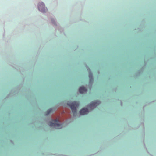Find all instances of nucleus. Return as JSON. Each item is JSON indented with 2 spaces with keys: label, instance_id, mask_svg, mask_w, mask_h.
Segmentation results:
<instances>
[{
  "label": "nucleus",
  "instance_id": "1",
  "mask_svg": "<svg viewBox=\"0 0 156 156\" xmlns=\"http://www.w3.org/2000/svg\"><path fill=\"white\" fill-rule=\"evenodd\" d=\"M58 120H52L49 122V125L51 126L55 127L58 129L62 128L63 127L64 123L60 124Z\"/></svg>",
  "mask_w": 156,
  "mask_h": 156
},
{
  "label": "nucleus",
  "instance_id": "2",
  "mask_svg": "<svg viewBox=\"0 0 156 156\" xmlns=\"http://www.w3.org/2000/svg\"><path fill=\"white\" fill-rule=\"evenodd\" d=\"M68 105L70 106L74 116H75L77 112L76 108H78L79 105V103L76 101H74L71 103H68Z\"/></svg>",
  "mask_w": 156,
  "mask_h": 156
},
{
  "label": "nucleus",
  "instance_id": "3",
  "mask_svg": "<svg viewBox=\"0 0 156 156\" xmlns=\"http://www.w3.org/2000/svg\"><path fill=\"white\" fill-rule=\"evenodd\" d=\"M38 9L39 11L43 12H45L47 10V9L45 7V5L42 2L39 4Z\"/></svg>",
  "mask_w": 156,
  "mask_h": 156
},
{
  "label": "nucleus",
  "instance_id": "4",
  "mask_svg": "<svg viewBox=\"0 0 156 156\" xmlns=\"http://www.w3.org/2000/svg\"><path fill=\"white\" fill-rule=\"evenodd\" d=\"M100 101H95L91 103L88 106V107L91 109H94L100 104Z\"/></svg>",
  "mask_w": 156,
  "mask_h": 156
},
{
  "label": "nucleus",
  "instance_id": "5",
  "mask_svg": "<svg viewBox=\"0 0 156 156\" xmlns=\"http://www.w3.org/2000/svg\"><path fill=\"white\" fill-rule=\"evenodd\" d=\"M80 112L81 115H84L88 113V110L87 108H83L80 111Z\"/></svg>",
  "mask_w": 156,
  "mask_h": 156
},
{
  "label": "nucleus",
  "instance_id": "6",
  "mask_svg": "<svg viewBox=\"0 0 156 156\" xmlns=\"http://www.w3.org/2000/svg\"><path fill=\"white\" fill-rule=\"evenodd\" d=\"M87 91V89L83 87H81L79 89V91L81 93H83Z\"/></svg>",
  "mask_w": 156,
  "mask_h": 156
},
{
  "label": "nucleus",
  "instance_id": "7",
  "mask_svg": "<svg viewBox=\"0 0 156 156\" xmlns=\"http://www.w3.org/2000/svg\"><path fill=\"white\" fill-rule=\"evenodd\" d=\"M52 111V110L51 109H50L48 110L46 112V115H48L49 113H51Z\"/></svg>",
  "mask_w": 156,
  "mask_h": 156
},
{
  "label": "nucleus",
  "instance_id": "8",
  "mask_svg": "<svg viewBox=\"0 0 156 156\" xmlns=\"http://www.w3.org/2000/svg\"><path fill=\"white\" fill-rule=\"evenodd\" d=\"M89 77H90V80H93V75H92V74L90 73V74H89Z\"/></svg>",
  "mask_w": 156,
  "mask_h": 156
}]
</instances>
